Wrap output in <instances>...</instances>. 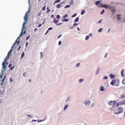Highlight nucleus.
<instances>
[{"label":"nucleus","instance_id":"1","mask_svg":"<svg viewBox=\"0 0 125 125\" xmlns=\"http://www.w3.org/2000/svg\"><path fill=\"white\" fill-rule=\"evenodd\" d=\"M25 24H26V22H24L23 23V26H22V29L21 30V33L20 34V35L19 37H18V38H17V40H16V42H15V43L13 44V46H12V48L13 47V46L15 45V44L16 43H17V44H19V43H20V42H19V41H17V40L20 37H21V36L23 34H25V31H24V32L23 33V31H24V30L25 29V27L24 26V25H25Z\"/></svg>","mask_w":125,"mask_h":125},{"label":"nucleus","instance_id":"2","mask_svg":"<svg viewBox=\"0 0 125 125\" xmlns=\"http://www.w3.org/2000/svg\"><path fill=\"white\" fill-rule=\"evenodd\" d=\"M119 81L118 79L113 80L110 83L111 85L113 86L114 84L115 86H117L119 85Z\"/></svg>","mask_w":125,"mask_h":125},{"label":"nucleus","instance_id":"3","mask_svg":"<svg viewBox=\"0 0 125 125\" xmlns=\"http://www.w3.org/2000/svg\"><path fill=\"white\" fill-rule=\"evenodd\" d=\"M117 111L115 110L114 111V113L116 114H118L122 113L123 111V109L122 108L120 107L118 108Z\"/></svg>","mask_w":125,"mask_h":125},{"label":"nucleus","instance_id":"4","mask_svg":"<svg viewBox=\"0 0 125 125\" xmlns=\"http://www.w3.org/2000/svg\"><path fill=\"white\" fill-rule=\"evenodd\" d=\"M123 104L125 105V100H123L121 102H120L117 103L116 104V106L118 107Z\"/></svg>","mask_w":125,"mask_h":125},{"label":"nucleus","instance_id":"5","mask_svg":"<svg viewBox=\"0 0 125 125\" xmlns=\"http://www.w3.org/2000/svg\"><path fill=\"white\" fill-rule=\"evenodd\" d=\"M116 101H109L108 103V104L109 105H111L112 106V107H113L114 106L116 103Z\"/></svg>","mask_w":125,"mask_h":125},{"label":"nucleus","instance_id":"6","mask_svg":"<svg viewBox=\"0 0 125 125\" xmlns=\"http://www.w3.org/2000/svg\"><path fill=\"white\" fill-rule=\"evenodd\" d=\"M90 102L89 101H86L85 103V104L86 106H88L89 107H91L93 106V104H92L90 105Z\"/></svg>","mask_w":125,"mask_h":125},{"label":"nucleus","instance_id":"7","mask_svg":"<svg viewBox=\"0 0 125 125\" xmlns=\"http://www.w3.org/2000/svg\"><path fill=\"white\" fill-rule=\"evenodd\" d=\"M109 9L113 13H114L115 11V9L114 6H109Z\"/></svg>","mask_w":125,"mask_h":125},{"label":"nucleus","instance_id":"8","mask_svg":"<svg viewBox=\"0 0 125 125\" xmlns=\"http://www.w3.org/2000/svg\"><path fill=\"white\" fill-rule=\"evenodd\" d=\"M109 5H100L99 6V7H104L106 9L109 8Z\"/></svg>","mask_w":125,"mask_h":125},{"label":"nucleus","instance_id":"9","mask_svg":"<svg viewBox=\"0 0 125 125\" xmlns=\"http://www.w3.org/2000/svg\"><path fill=\"white\" fill-rule=\"evenodd\" d=\"M28 14H25V16L24 17V19L25 20V21H26V22H24V23L25 22H26H26L27 21V19H28Z\"/></svg>","mask_w":125,"mask_h":125},{"label":"nucleus","instance_id":"10","mask_svg":"<svg viewBox=\"0 0 125 125\" xmlns=\"http://www.w3.org/2000/svg\"><path fill=\"white\" fill-rule=\"evenodd\" d=\"M59 21V19H58V20H57L56 19V18H54L53 19V22H54L55 23H56L58 22Z\"/></svg>","mask_w":125,"mask_h":125},{"label":"nucleus","instance_id":"11","mask_svg":"<svg viewBox=\"0 0 125 125\" xmlns=\"http://www.w3.org/2000/svg\"><path fill=\"white\" fill-rule=\"evenodd\" d=\"M6 63V62H2V67L4 69H5V68H6V65L5 64Z\"/></svg>","mask_w":125,"mask_h":125},{"label":"nucleus","instance_id":"12","mask_svg":"<svg viewBox=\"0 0 125 125\" xmlns=\"http://www.w3.org/2000/svg\"><path fill=\"white\" fill-rule=\"evenodd\" d=\"M110 77L111 79H112L113 78H114L115 76V75L112 74H110Z\"/></svg>","mask_w":125,"mask_h":125},{"label":"nucleus","instance_id":"13","mask_svg":"<svg viewBox=\"0 0 125 125\" xmlns=\"http://www.w3.org/2000/svg\"><path fill=\"white\" fill-rule=\"evenodd\" d=\"M62 22H64V21H65L66 22H67L69 21V20L68 19H62Z\"/></svg>","mask_w":125,"mask_h":125},{"label":"nucleus","instance_id":"14","mask_svg":"<svg viewBox=\"0 0 125 125\" xmlns=\"http://www.w3.org/2000/svg\"><path fill=\"white\" fill-rule=\"evenodd\" d=\"M100 90L101 91H103L104 90V87L103 86H102L100 88Z\"/></svg>","mask_w":125,"mask_h":125},{"label":"nucleus","instance_id":"15","mask_svg":"<svg viewBox=\"0 0 125 125\" xmlns=\"http://www.w3.org/2000/svg\"><path fill=\"white\" fill-rule=\"evenodd\" d=\"M124 71V70L123 69L122 71L121 72V74L122 76L123 77H124L125 76V74L123 73Z\"/></svg>","mask_w":125,"mask_h":125},{"label":"nucleus","instance_id":"16","mask_svg":"<svg viewBox=\"0 0 125 125\" xmlns=\"http://www.w3.org/2000/svg\"><path fill=\"white\" fill-rule=\"evenodd\" d=\"M9 59L8 58H7V57H6L4 59V61L3 62H5L6 63H7V60L8 59Z\"/></svg>","mask_w":125,"mask_h":125},{"label":"nucleus","instance_id":"17","mask_svg":"<svg viewBox=\"0 0 125 125\" xmlns=\"http://www.w3.org/2000/svg\"><path fill=\"white\" fill-rule=\"evenodd\" d=\"M79 20V17L75 19L74 20V22H78Z\"/></svg>","mask_w":125,"mask_h":125},{"label":"nucleus","instance_id":"18","mask_svg":"<svg viewBox=\"0 0 125 125\" xmlns=\"http://www.w3.org/2000/svg\"><path fill=\"white\" fill-rule=\"evenodd\" d=\"M101 2V1H96L95 2V4L97 5H98L100 3V2Z\"/></svg>","mask_w":125,"mask_h":125},{"label":"nucleus","instance_id":"19","mask_svg":"<svg viewBox=\"0 0 125 125\" xmlns=\"http://www.w3.org/2000/svg\"><path fill=\"white\" fill-rule=\"evenodd\" d=\"M74 3L73 0H72L69 3L70 4L72 5Z\"/></svg>","mask_w":125,"mask_h":125},{"label":"nucleus","instance_id":"20","mask_svg":"<svg viewBox=\"0 0 125 125\" xmlns=\"http://www.w3.org/2000/svg\"><path fill=\"white\" fill-rule=\"evenodd\" d=\"M85 12V10H82L81 13V14L82 15H83Z\"/></svg>","mask_w":125,"mask_h":125},{"label":"nucleus","instance_id":"21","mask_svg":"<svg viewBox=\"0 0 125 125\" xmlns=\"http://www.w3.org/2000/svg\"><path fill=\"white\" fill-rule=\"evenodd\" d=\"M68 105H66L64 107V110H65L67 108V107H68Z\"/></svg>","mask_w":125,"mask_h":125},{"label":"nucleus","instance_id":"22","mask_svg":"<svg viewBox=\"0 0 125 125\" xmlns=\"http://www.w3.org/2000/svg\"><path fill=\"white\" fill-rule=\"evenodd\" d=\"M125 97V96L124 95L122 94L121 95L120 98H122Z\"/></svg>","mask_w":125,"mask_h":125},{"label":"nucleus","instance_id":"23","mask_svg":"<svg viewBox=\"0 0 125 125\" xmlns=\"http://www.w3.org/2000/svg\"><path fill=\"white\" fill-rule=\"evenodd\" d=\"M68 17V14H66L63 17V18H65L66 17Z\"/></svg>","mask_w":125,"mask_h":125},{"label":"nucleus","instance_id":"24","mask_svg":"<svg viewBox=\"0 0 125 125\" xmlns=\"http://www.w3.org/2000/svg\"><path fill=\"white\" fill-rule=\"evenodd\" d=\"M103 30L102 29V28H100L98 30V31L99 32H101Z\"/></svg>","mask_w":125,"mask_h":125},{"label":"nucleus","instance_id":"25","mask_svg":"<svg viewBox=\"0 0 125 125\" xmlns=\"http://www.w3.org/2000/svg\"><path fill=\"white\" fill-rule=\"evenodd\" d=\"M83 81V79H80L79 80V82L80 83L82 82Z\"/></svg>","mask_w":125,"mask_h":125},{"label":"nucleus","instance_id":"26","mask_svg":"<svg viewBox=\"0 0 125 125\" xmlns=\"http://www.w3.org/2000/svg\"><path fill=\"white\" fill-rule=\"evenodd\" d=\"M122 83L123 84H125V79L123 80L122 81Z\"/></svg>","mask_w":125,"mask_h":125},{"label":"nucleus","instance_id":"27","mask_svg":"<svg viewBox=\"0 0 125 125\" xmlns=\"http://www.w3.org/2000/svg\"><path fill=\"white\" fill-rule=\"evenodd\" d=\"M104 12V10H103L101 12V14H103Z\"/></svg>","mask_w":125,"mask_h":125},{"label":"nucleus","instance_id":"28","mask_svg":"<svg viewBox=\"0 0 125 125\" xmlns=\"http://www.w3.org/2000/svg\"><path fill=\"white\" fill-rule=\"evenodd\" d=\"M40 54H41V56H40V57L41 59L43 57V55H42V52H40Z\"/></svg>","mask_w":125,"mask_h":125},{"label":"nucleus","instance_id":"29","mask_svg":"<svg viewBox=\"0 0 125 125\" xmlns=\"http://www.w3.org/2000/svg\"><path fill=\"white\" fill-rule=\"evenodd\" d=\"M89 38V36L88 35L85 38L86 40H87Z\"/></svg>","mask_w":125,"mask_h":125},{"label":"nucleus","instance_id":"30","mask_svg":"<svg viewBox=\"0 0 125 125\" xmlns=\"http://www.w3.org/2000/svg\"><path fill=\"white\" fill-rule=\"evenodd\" d=\"M56 7L57 8H59L61 7V5L60 4H58L56 5Z\"/></svg>","mask_w":125,"mask_h":125},{"label":"nucleus","instance_id":"31","mask_svg":"<svg viewBox=\"0 0 125 125\" xmlns=\"http://www.w3.org/2000/svg\"><path fill=\"white\" fill-rule=\"evenodd\" d=\"M70 5H66V6H65L64 7L65 8H69V7H70Z\"/></svg>","mask_w":125,"mask_h":125},{"label":"nucleus","instance_id":"32","mask_svg":"<svg viewBox=\"0 0 125 125\" xmlns=\"http://www.w3.org/2000/svg\"><path fill=\"white\" fill-rule=\"evenodd\" d=\"M24 55V53H23L21 54V58H22L23 57Z\"/></svg>","mask_w":125,"mask_h":125},{"label":"nucleus","instance_id":"33","mask_svg":"<svg viewBox=\"0 0 125 125\" xmlns=\"http://www.w3.org/2000/svg\"><path fill=\"white\" fill-rule=\"evenodd\" d=\"M30 10L29 9L26 12L25 14H28H28H29V12H30Z\"/></svg>","mask_w":125,"mask_h":125},{"label":"nucleus","instance_id":"34","mask_svg":"<svg viewBox=\"0 0 125 125\" xmlns=\"http://www.w3.org/2000/svg\"><path fill=\"white\" fill-rule=\"evenodd\" d=\"M77 15V14L76 13H75L73 15H72V18H73L75 16H76Z\"/></svg>","mask_w":125,"mask_h":125},{"label":"nucleus","instance_id":"35","mask_svg":"<svg viewBox=\"0 0 125 125\" xmlns=\"http://www.w3.org/2000/svg\"><path fill=\"white\" fill-rule=\"evenodd\" d=\"M12 48H11V49H10V50L9 51V52L8 53H9V54H10V53H11V52L12 51Z\"/></svg>","mask_w":125,"mask_h":125},{"label":"nucleus","instance_id":"36","mask_svg":"<svg viewBox=\"0 0 125 125\" xmlns=\"http://www.w3.org/2000/svg\"><path fill=\"white\" fill-rule=\"evenodd\" d=\"M60 1V0H58L55 1V3L59 2Z\"/></svg>","mask_w":125,"mask_h":125},{"label":"nucleus","instance_id":"37","mask_svg":"<svg viewBox=\"0 0 125 125\" xmlns=\"http://www.w3.org/2000/svg\"><path fill=\"white\" fill-rule=\"evenodd\" d=\"M107 77L106 76H104L103 79H107Z\"/></svg>","mask_w":125,"mask_h":125},{"label":"nucleus","instance_id":"38","mask_svg":"<svg viewBox=\"0 0 125 125\" xmlns=\"http://www.w3.org/2000/svg\"><path fill=\"white\" fill-rule=\"evenodd\" d=\"M46 8V6H45L42 8V10H43L44 11L45 10Z\"/></svg>","mask_w":125,"mask_h":125},{"label":"nucleus","instance_id":"39","mask_svg":"<svg viewBox=\"0 0 125 125\" xmlns=\"http://www.w3.org/2000/svg\"><path fill=\"white\" fill-rule=\"evenodd\" d=\"M10 54H9V53H8V55H7L6 56V57H7V58H9V56H10Z\"/></svg>","mask_w":125,"mask_h":125},{"label":"nucleus","instance_id":"40","mask_svg":"<svg viewBox=\"0 0 125 125\" xmlns=\"http://www.w3.org/2000/svg\"><path fill=\"white\" fill-rule=\"evenodd\" d=\"M60 15H57L56 16V18H60Z\"/></svg>","mask_w":125,"mask_h":125},{"label":"nucleus","instance_id":"41","mask_svg":"<svg viewBox=\"0 0 125 125\" xmlns=\"http://www.w3.org/2000/svg\"><path fill=\"white\" fill-rule=\"evenodd\" d=\"M80 65V63H78L77 64V65H76V67H78Z\"/></svg>","mask_w":125,"mask_h":125},{"label":"nucleus","instance_id":"42","mask_svg":"<svg viewBox=\"0 0 125 125\" xmlns=\"http://www.w3.org/2000/svg\"><path fill=\"white\" fill-rule=\"evenodd\" d=\"M61 43H62L60 41H59V43H58L59 45H60L61 44Z\"/></svg>","mask_w":125,"mask_h":125},{"label":"nucleus","instance_id":"43","mask_svg":"<svg viewBox=\"0 0 125 125\" xmlns=\"http://www.w3.org/2000/svg\"><path fill=\"white\" fill-rule=\"evenodd\" d=\"M14 66H12L10 68V70H11L14 68Z\"/></svg>","mask_w":125,"mask_h":125},{"label":"nucleus","instance_id":"44","mask_svg":"<svg viewBox=\"0 0 125 125\" xmlns=\"http://www.w3.org/2000/svg\"><path fill=\"white\" fill-rule=\"evenodd\" d=\"M30 37V36H28L26 38V39L27 40H28L29 39V37Z\"/></svg>","mask_w":125,"mask_h":125},{"label":"nucleus","instance_id":"45","mask_svg":"<svg viewBox=\"0 0 125 125\" xmlns=\"http://www.w3.org/2000/svg\"><path fill=\"white\" fill-rule=\"evenodd\" d=\"M50 9L48 10L47 11V13H49V12H50Z\"/></svg>","mask_w":125,"mask_h":125},{"label":"nucleus","instance_id":"46","mask_svg":"<svg viewBox=\"0 0 125 125\" xmlns=\"http://www.w3.org/2000/svg\"><path fill=\"white\" fill-rule=\"evenodd\" d=\"M44 120H39L38 121V122L39 123V122H42V121H44Z\"/></svg>","mask_w":125,"mask_h":125},{"label":"nucleus","instance_id":"47","mask_svg":"<svg viewBox=\"0 0 125 125\" xmlns=\"http://www.w3.org/2000/svg\"><path fill=\"white\" fill-rule=\"evenodd\" d=\"M42 26V24H40L38 25V27H41Z\"/></svg>","mask_w":125,"mask_h":125},{"label":"nucleus","instance_id":"48","mask_svg":"<svg viewBox=\"0 0 125 125\" xmlns=\"http://www.w3.org/2000/svg\"><path fill=\"white\" fill-rule=\"evenodd\" d=\"M62 35L61 34H60L59 36L58 37V38H59L60 37H61L62 36Z\"/></svg>","mask_w":125,"mask_h":125},{"label":"nucleus","instance_id":"49","mask_svg":"<svg viewBox=\"0 0 125 125\" xmlns=\"http://www.w3.org/2000/svg\"><path fill=\"white\" fill-rule=\"evenodd\" d=\"M77 24H77L75 23L73 24V27H75V26H76Z\"/></svg>","mask_w":125,"mask_h":125},{"label":"nucleus","instance_id":"50","mask_svg":"<svg viewBox=\"0 0 125 125\" xmlns=\"http://www.w3.org/2000/svg\"><path fill=\"white\" fill-rule=\"evenodd\" d=\"M54 15H52L51 16V18H54Z\"/></svg>","mask_w":125,"mask_h":125},{"label":"nucleus","instance_id":"51","mask_svg":"<svg viewBox=\"0 0 125 125\" xmlns=\"http://www.w3.org/2000/svg\"><path fill=\"white\" fill-rule=\"evenodd\" d=\"M52 29V28L50 27V28H49L48 30H51Z\"/></svg>","mask_w":125,"mask_h":125},{"label":"nucleus","instance_id":"52","mask_svg":"<svg viewBox=\"0 0 125 125\" xmlns=\"http://www.w3.org/2000/svg\"><path fill=\"white\" fill-rule=\"evenodd\" d=\"M12 65V64H9V67L10 68V67H11V66Z\"/></svg>","mask_w":125,"mask_h":125},{"label":"nucleus","instance_id":"53","mask_svg":"<svg viewBox=\"0 0 125 125\" xmlns=\"http://www.w3.org/2000/svg\"><path fill=\"white\" fill-rule=\"evenodd\" d=\"M26 73H23V76H26Z\"/></svg>","mask_w":125,"mask_h":125},{"label":"nucleus","instance_id":"54","mask_svg":"<svg viewBox=\"0 0 125 125\" xmlns=\"http://www.w3.org/2000/svg\"><path fill=\"white\" fill-rule=\"evenodd\" d=\"M41 14H42V13L41 12H40L39 13V14H38V16H39Z\"/></svg>","mask_w":125,"mask_h":125},{"label":"nucleus","instance_id":"55","mask_svg":"<svg viewBox=\"0 0 125 125\" xmlns=\"http://www.w3.org/2000/svg\"><path fill=\"white\" fill-rule=\"evenodd\" d=\"M28 42H27L26 43V46H27L28 45Z\"/></svg>","mask_w":125,"mask_h":125},{"label":"nucleus","instance_id":"56","mask_svg":"<svg viewBox=\"0 0 125 125\" xmlns=\"http://www.w3.org/2000/svg\"><path fill=\"white\" fill-rule=\"evenodd\" d=\"M48 31H48V30H47V31L46 32V33H45V34H47V33L48 32Z\"/></svg>","mask_w":125,"mask_h":125},{"label":"nucleus","instance_id":"57","mask_svg":"<svg viewBox=\"0 0 125 125\" xmlns=\"http://www.w3.org/2000/svg\"><path fill=\"white\" fill-rule=\"evenodd\" d=\"M102 21V20H100V21H98V23H100Z\"/></svg>","mask_w":125,"mask_h":125},{"label":"nucleus","instance_id":"58","mask_svg":"<svg viewBox=\"0 0 125 125\" xmlns=\"http://www.w3.org/2000/svg\"><path fill=\"white\" fill-rule=\"evenodd\" d=\"M120 17H118V18H117V20H119L120 19Z\"/></svg>","mask_w":125,"mask_h":125},{"label":"nucleus","instance_id":"59","mask_svg":"<svg viewBox=\"0 0 125 125\" xmlns=\"http://www.w3.org/2000/svg\"><path fill=\"white\" fill-rule=\"evenodd\" d=\"M62 24L61 23H60L59 24H56V25H61Z\"/></svg>","mask_w":125,"mask_h":125},{"label":"nucleus","instance_id":"60","mask_svg":"<svg viewBox=\"0 0 125 125\" xmlns=\"http://www.w3.org/2000/svg\"><path fill=\"white\" fill-rule=\"evenodd\" d=\"M37 28H36L35 29H34V31H37Z\"/></svg>","mask_w":125,"mask_h":125},{"label":"nucleus","instance_id":"61","mask_svg":"<svg viewBox=\"0 0 125 125\" xmlns=\"http://www.w3.org/2000/svg\"><path fill=\"white\" fill-rule=\"evenodd\" d=\"M10 81L11 82H12V80L11 78H10Z\"/></svg>","mask_w":125,"mask_h":125},{"label":"nucleus","instance_id":"62","mask_svg":"<svg viewBox=\"0 0 125 125\" xmlns=\"http://www.w3.org/2000/svg\"><path fill=\"white\" fill-rule=\"evenodd\" d=\"M107 55V53H106V54H105V56H104V57H106Z\"/></svg>","mask_w":125,"mask_h":125},{"label":"nucleus","instance_id":"63","mask_svg":"<svg viewBox=\"0 0 125 125\" xmlns=\"http://www.w3.org/2000/svg\"><path fill=\"white\" fill-rule=\"evenodd\" d=\"M21 47V46H20V47H19V48L18 49V51H19V50H20V48Z\"/></svg>","mask_w":125,"mask_h":125},{"label":"nucleus","instance_id":"64","mask_svg":"<svg viewBox=\"0 0 125 125\" xmlns=\"http://www.w3.org/2000/svg\"><path fill=\"white\" fill-rule=\"evenodd\" d=\"M77 30H78V31H80V30L79 29V27H77Z\"/></svg>","mask_w":125,"mask_h":125}]
</instances>
